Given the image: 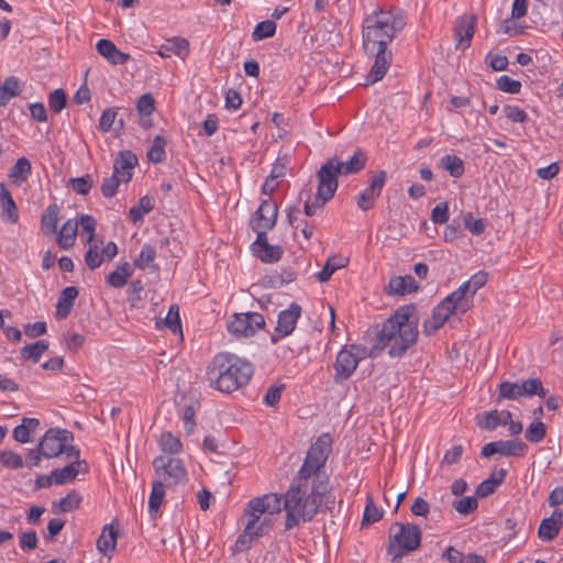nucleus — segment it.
Returning <instances> with one entry per match:
<instances>
[{"label": "nucleus", "instance_id": "obj_1", "mask_svg": "<svg viewBox=\"0 0 563 563\" xmlns=\"http://www.w3.org/2000/svg\"><path fill=\"white\" fill-rule=\"evenodd\" d=\"M406 24V14L399 8L375 10L364 19L363 46L366 54L375 57L366 76L365 85H373L385 77L393 60L388 45L405 29Z\"/></svg>", "mask_w": 563, "mask_h": 563}, {"label": "nucleus", "instance_id": "obj_2", "mask_svg": "<svg viewBox=\"0 0 563 563\" xmlns=\"http://www.w3.org/2000/svg\"><path fill=\"white\" fill-rule=\"evenodd\" d=\"M330 490L329 476H317L314 479L295 476L284 494L285 529L290 530L300 522H310L322 505V496Z\"/></svg>", "mask_w": 563, "mask_h": 563}, {"label": "nucleus", "instance_id": "obj_3", "mask_svg": "<svg viewBox=\"0 0 563 563\" xmlns=\"http://www.w3.org/2000/svg\"><path fill=\"white\" fill-rule=\"evenodd\" d=\"M416 310L415 305L399 307L383 323L374 345L368 351V356L377 357L383 350L388 347V355L391 358H400L413 347L419 335Z\"/></svg>", "mask_w": 563, "mask_h": 563}, {"label": "nucleus", "instance_id": "obj_4", "mask_svg": "<svg viewBox=\"0 0 563 563\" xmlns=\"http://www.w3.org/2000/svg\"><path fill=\"white\" fill-rule=\"evenodd\" d=\"M254 373L253 365L231 353H218L207 368L210 387L231 394L249 384Z\"/></svg>", "mask_w": 563, "mask_h": 563}, {"label": "nucleus", "instance_id": "obj_5", "mask_svg": "<svg viewBox=\"0 0 563 563\" xmlns=\"http://www.w3.org/2000/svg\"><path fill=\"white\" fill-rule=\"evenodd\" d=\"M74 434L67 429L51 428L41 441L38 448L43 450L44 459L57 457L65 454L66 459L79 457L80 451L73 444Z\"/></svg>", "mask_w": 563, "mask_h": 563}, {"label": "nucleus", "instance_id": "obj_6", "mask_svg": "<svg viewBox=\"0 0 563 563\" xmlns=\"http://www.w3.org/2000/svg\"><path fill=\"white\" fill-rule=\"evenodd\" d=\"M332 449V438L329 433H322L310 446L303 464L296 476H302L306 479H314L317 476H327L320 470L324 466Z\"/></svg>", "mask_w": 563, "mask_h": 563}, {"label": "nucleus", "instance_id": "obj_7", "mask_svg": "<svg viewBox=\"0 0 563 563\" xmlns=\"http://www.w3.org/2000/svg\"><path fill=\"white\" fill-rule=\"evenodd\" d=\"M394 528L398 531L389 534L387 548L388 554L394 555L393 561L417 550L421 544L422 536L420 528L413 523L395 522L391 530Z\"/></svg>", "mask_w": 563, "mask_h": 563}, {"label": "nucleus", "instance_id": "obj_8", "mask_svg": "<svg viewBox=\"0 0 563 563\" xmlns=\"http://www.w3.org/2000/svg\"><path fill=\"white\" fill-rule=\"evenodd\" d=\"M155 481L161 482L166 487H175L186 481L187 471L184 462L174 456L159 455L153 460Z\"/></svg>", "mask_w": 563, "mask_h": 563}, {"label": "nucleus", "instance_id": "obj_9", "mask_svg": "<svg viewBox=\"0 0 563 563\" xmlns=\"http://www.w3.org/2000/svg\"><path fill=\"white\" fill-rule=\"evenodd\" d=\"M368 356L367 349L357 344L344 346L338 354L334 369L335 382L341 383L349 379L357 368L358 363Z\"/></svg>", "mask_w": 563, "mask_h": 563}, {"label": "nucleus", "instance_id": "obj_10", "mask_svg": "<svg viewBox=\"0 0 563 563\" xmlns=\"http://www.w3.org/2000/svg\"><path fill=\"white\" fill-rule=\"evenodd\" d=\"M264 325V317L258 312L234 313L228 323V330L236 336L250 338Z\"/></svg>", "mask_w": 563, "mask_h": 563}, {"label": "nucleus", "instance_id": "obj_11", "mask_svg": "<svg viewBox=\"0 0 563 563\" xmlns=\"http://www.w3.org/2000/svg\"><path fill=\"white\" fill-rule=\"evenodd\" d=\"M340 172L330 158L318 170L317 192L319 197L323 198V201H329L334 196L339 187L338 176H341Z\"/></svg>", "mask_w": 563, "mask_h": 563}, {"label": "nucleus", "instance_id": "obj_12", "mask_svg": "<svg viewBox=\"0 0 563 563\" xmlns=\"http://www.w3.org/2000/svg\"><path fill=\"white\" fill-rule=\"evenodd\" d=\"M301 312L302 309L297 302H291L287 309L282 310L278 313L277 325L271 336V341L276 343L280 339L290 335L296 329Z\"/></svg>", "mask_w": 563, "mask_h": 563}, {"label": "nucleus", "instance_id": "obj_13", "mask_svg": "<svg viewBox=\"0 0 563 563\" xmlns=\"http://www.w3.org/2000/svg\"><path fill=\"white\" fill-rule=\"evenodd\" d=\"M528 445L519 438L489 442L482 448L481 456L490 457L494 454L503 456H525Z\"/></svg>", "mask_w": 563, "mask_h": 563}, {"label": "nucleus", "instance_id": "obj_14", "mask_svg": "<svg viewBox=\"0 0 563 563\" xmlns=\"http://www.w3.org/2000/svg\"><path fill=\"white\" fill-rule=\"evenodd\" d=\"M459 310L461 311V308L445 297L433 308L431 318L424 320L422 325L423 333L426 335H432L445 323L451 314Z\"/></svg>", "mask_w": 563, "mask_h": 563}, {"label": "nucleus", "instance_id": "obj_15", "mask_svg": "<svg viewBox=\"0 0 563 563\" xmlns=\"http://www.w3.org/2000/svg\"><path fill=\"white\" fill-rule=\"evenodd\" d=\"M386 180L387 173L385 170H379L372 176L368 186L358 194L356 199L357 207L361 210L367 211L374 207L375 200L380 196Z\"/></svg>", "mask_w": 563, "mask_h": 563}, {"label": "nucleus", "instance_id": "obj_16", "mask_svg": "<svg viewBox=\"0 0 563 563\" xmlns=\"http://www.w3.org/2000/svg\"><path fill=\"white\" fill-rule=\"evenodd\" d=\"M282 509H284V495L266 494L251 499L245 511H253L262 516L265 514H279Z\"/></svg>", "mask_w": 563, "mask_h": 563}, {"label": "nucleus", "instance_id": "obj_17", "mask_svg": "<svg viewBox=\"0 0 563 563\" xmlns=\"http://www.w3.org/2000/svg\"><path fill=\"white\" fill-rule=\"evenodd\" d=\"M278 214L277 203L272 199H264L254 213L255 225L254 230L265 231L275 227Z\"/></svg>", "mask_w": 563, "mask_h": 563}, {"label": "nucleus", "instance_id": "obj_18", "mask_svg": "<svg viewBox=\"0 0 563 563\" xmlns=\"http://www.w3.org/2000/svg\"><path fill=\"white\" fill-rule=\"evenodd\" d=\"M252 251L264 263H275L280 260L283 250L278 245H271L267 241V233L258 231L256 240L252 244Z\"/></svg>", "mask_w": 563, "mask_h": 563}, {"label": "nucleus", "instance_id": "obj_19", "mask_svg": "<svg viewBox=\"0 0 563 563\" xmlns=\"http://www.w3.org/2000/svg\"><path fill=\"white\" fill-rule=\"evenodd\" d=\"M476 16L474 14H464L456 19L454 24V38L456 47L462 49L471 45L474 36Z\"/></svg>", "mask_w": 563, "mask_h": 563}, {"label": "nucleus", "instance_id": "obj_20", "mask_svg": "<svg viewBox=\"0 0 563 563\" xmlns=\"http://www.w3.org/2000/svg\"><path fill=\"white\" fill-rule=\"evenodd\" d=\"M335 167L340 169L341 176H349L360 173L367 163V154L362 148H356L353 155L347 159H341L338 156L330 158Z\"/></svg>", "mask_w": 563, "mask_h": 563}, {"label": "nucleus", "instance_id": "obj_21", "mask_svg": "<svg viewBox=\"0 0 563 563\" xmlns=\"http://www.w3.org/2000/svg\"><path fill=\"white\" fill-rule=\"evenodd\" d=\"M137 156L132 151H120L113 163V173L123 183H129L133 177V168L137 165Z\"/></svg>", "mask_w": 563, "mask_h": 563}, {"label": "nucleus", "instance_id": "obj_22", "mask_svg": "<svg viewBox=\"0 0 563 563\" xmlns=\"http://www.w3.org/2000/svg\"><path fill=\"white\" fill-rule=\"evenodd\" d=\"M73 459L74 461L68 465L52 471L55 478V485H64L74 481L78 474H85L88 472V464L86 461L80 460V456Z\"/></svg>", "mask_w": 563, "mask_h": 563}, {"label": "nucleus", "instance_id": "obj_23", "mask_svg": "<svg viewBox=\"0 0 563 563\" xmlns=\"http://www.w3.org/2000/svg\"><path fill=\"white\" fill-rule=\"evenodd\" d=\"M563 526V511L559 508L554 509L549 518L541 521L538 536L543 541L554 540Z\"/></svg>", "mask_w": 563, "mask_h": 563}, {"label": "nucleus", "instance_id": "obj_24", "mask_svg": "<svg viewBox=\"0 0 563 563\" xmlns=\"http://www.w3.org/2000/svg\"><path fill=\"white\" fill-rule=\"evenodd\" d=\"M97 52L112 65H123L130 58V54L121 52L110 40L101 38L96 45Z\"/></svg>", "mask_w": 563, "mask_h": 563}, {"label": "nucleus", "instance_id": "obj_25", "mask_svg": "<svg viewBox=\"0 0 563 563\" xmlns=\"http://www.w3.org/2000/svg\"><path fill=\"white\" fill-rule=\"evenodd\" d=\"M158 54L164 58H168L174 54L185 59L189 54V42L180 36L168 38L161 45Z\"/></svg>", "mask_w": 563, "mask_h": 563}, {"label": "nucleus", "instance_id": "obj_26", "mask_svg": "<svg viewBox=\"0 0 563 563\" xmlns=\"http://www.w3.org/2000/svg\"><path fill=\"white\" fill-rule=\"evenodd\" d=\"M250 517L245 525V532L252 534L254 538L263 537L269 532L273 522L269 517H262L261 515L253 511H245Z\"/></svg>", "mask_w": 563, "mask_h": 563}, {"label": "nucleus", "instance_id": "obj_27", "mask_svg": "<svg viewBox=\"0 0 563 563\" xmlns=\"http://www.w3.org/2000/svg\"><path fill=\"white\" fill-rule=\"evenodd\" d=\"M78 294V288L75 286H68L62 290L56 305L57 319H66L70 314Z\"/></svg>", "mask_w": 563, "mask_h": 563}, {"label": "nucleus", "instance_id": "obj_28", "mask_svg": "<svg viewBox=\"0 0 563 563\" xmlns=\"http://www.w3.org/2000/svg\"><path fill=\"white\" fill-rule=\"evenodd\" d=\"M419 285L411 275L395 276L389 279L388 294L389 295H405L416 292Z\"/></svg>", "mask_w": 563, "mask_h": 563}, {"label": "nucleus", "instance_id": "obj_29", "mask_svg": "<svg viewBox=\"0 0 563 563\" xmlns=\"http://www.w3.org/2000/svg\"><path fill=\"white\" fill-rule=\"evenodd\" d=\"M0 206L1 217L4 221L15 223L19 220L16 205L12 198L11 192L3 184L0 185Z\"/></svg>", "mask_w": 563, "mask_h": 563}, {"label": "nucleus", "instance_id": "obj_30", "mask_svg": "<svg viewBox=\"0 0 563 563\" xmlns=\"http://www.w3.org/2000/svg\"><path fill=\"white\" fill-rule=\"evenodd\" d=\"M78 231V221L69 219L60 228L57 233L56 242L62 250L70 249L76 241Z\"/></svg>", "mask_w": 563, "mask_h": 563}, {"label": "nucleus", "instance_id": "obj_31", "mask_svg": "<svg viewBox=\"0 0 563 563\" xmlns=\"http://www.w3.org/2000/svg\"><path fill=\"white\" fill-rule=\"evenodd\" d=\"M507 475V470L499 468L496 471H493L489 478L483 481L476 488V495L478 497H487L492 495L496 487L500 485Z\"/></svg>", "mask_w": 563, "mask_h": 563}, {"label": "nucleus", "instance_id": "obj_32", "mask_svg": "<svg viewBox=\"0 0 563 563\" xmlns=\"http://www.w3.org/2000/svg\"><path fill=\"white\" fill-rule=\"evenodd\" d=\"M59 207L57 203L49 205L41 217V229L45 235L57 233Z\"/></svg>", "mask_w": 563, "mask_h": 563}, {"label": "nucleus", "instance_id": "obj_33", "mask_svg": "<svg viewBox=\"0 0 563 563\" xmlns=\"http://www.w3.org/2000/svg\"><path fill=\"white\" fill-rule=\"evenodd\" d=\"M40 426V420L36 418H23L21 424L13 429V438L20 443H27L32 441V433L36 431Z\"/></svg>", "mask_w": 563, "mask_h": 563}, {"label": "nucleus", "instance_id": "obj_34", "mask_svg": "<svg viewBox=\"0 0 563 563\" xmlns=\"http://www.w3.org/2000/svg\"><path fill=\"white\" fill-rule=\"evenodd\" d=\"M133 268L129 263L119 265L113 272H111L106 282L108 285L114 288H122L128 284V279L132 276Z\"/></svg>", "mask_w": 563, "mask_h": 563}, {"label": "nucleus", "instance_id": "obj_35", "mask_svg": "<svg viewBox=\"0 0 563 563\" xmlns=\"http://www.w3.org/2000/svg\"><path fill=\"white\" fill-rule=\"evenodd\" d=\"M118 532L111 525H106L102 532L97 540L98 550L107 555L109 552H113L117 547Z\"/></svg>", "mask_w": 563, "mask_h": 563}, {"label": "nucleus", "instance_id": "obj_36", "mask_svg": "<svg viewBox=\"0 0 563 563\" xmlns=\"http://www.w3.org/2000/svg\"><path fill=\"white\" fill-rule=\"evenodd\" d=\"M439 167L446 170L453 178H461L465 172L463 159L453 154L442 156L439 161Z\"/></svg>", "mask_w": 563, "mask_h": 563}, {"label": "nucleus", "instance_id": "obj_37", "mask_svg": "<svg viewBox=\"0 0 563 563\" xmlns=\"http://www.w3.org/2000/svg\"><path fill=\"white\" fill-rule=\"evenodd\" d=\"M20 92V79L15 76L8 77L0 85V107H4L12 98L19 96Z\"/></svg>", "mask_w": 563, "mask_h": 563}, {"label": "nucleus", "instance_id": "obj_38", "mask_svg": "<svg viewBox=\"0 0 563 563\" xmlns=\"http://www.w3.org/2000/svg\"><path fill=\"white\" fill-rule=\"evenodd\" d=\"M347 258L341 256V255H333L330 256L325 264L323 265L322 269L317 274V277L319 282L325 283L328 282L332 274L342 267H345L347 265Z\"/></svg>", "mask_w": 563, "mask_h": 563}, {"label": "nucleus", "instance_id": "obj_39", "mask_svg": "<svg viewBox=\"0 0 563 563\" xmlns=\"http://www.w3.org/2000/svg\"><path fill=\"white\" fill-rule=\"evenodd\" d=\"M154 207V199L150 196H143L139 199L137 205L130 209L129 218L133 223L141 222L143 221L144 214L151 212Z\"/></svg>", "mask_w": 563, "mask_h": 563}, {"label": "nucleus", "instance_id": "obj_40", "mask_svg": "<svg viewBox=\"0 0 563 563\" xmlns=\"http://www.w3.org/2000/svg\"><path fill=\"white\" fill-rule=\"evenodd\" d=\"M81 500L82 497L80 496V494L73 490L68 493L65 497L59 499L58 504L54 503L53 511L55 514L73 511L79 508Z\"/></svg>", "mask_w": 563, "mask_h": 563}, {"label": "nucleus", "instance_id": "obj_41", "mask_svg": "<svg viewBox=\"0 0 563 563\" xmlns=\"http://www.w3.org/2000/svg\"><path fill=\"white\" fill-rule=\"evenodd\" d=\"M32 173L31 162L26 157H20L14 165L10 168L9 177L15 183H22Z\"/></svg>", "mask_w": 563, "mask_h": 563}, {"label": "nucleus", "instance_id": "obj_42", "mask_svg": "<svg viewBox=\"0 0 563 563\" xmlns=\"http://www.w3.org/2000/svg\"><path fill=\"white\" fill-rule=\"evenodd\" d=\"M167 141L163 135H156L153 140L152 146L147 152V158L154 164H159L166 159L165 147Z\"/></svg>", "mask_w": 563, "mask_h": 563}, {"label": "nucleus", "instance_id": "obj_43", "mask_svg": "<svg viewBox=\"0 0 563 563\" xmlns=\"http://www.w3.org/2000/svg\"><path fill=\"white\" fill-rule=\"evenodd\" d=\"M165 496V485L161 482L154 481L152 484V492L148 498V511L151 516L158 512Z\"/></svg>", "mask_w": 563, "mask_h": 563}, {"label": "nucleus", "instance_id": "obj_44", "mask_svg": "<svg viewBox=\"0 0 563 563\" xmlns=\"http://www.w3.org/2000/svg\"><path fill=\"white\" fill-rule=\"evenodd\" d=\"M498 398L497 400L500 401L501 399H509L515 400L519 397H522L520 383L519 382H501L498 387Z\"/></svg>", "mask_w": 563, "mask_h": 563}, {"label": "nucleus", "instance_id": "obj_45", "mask_svg": "<svg viewBox=\"0 0 563 563\" xmlns=\"http://www.w3.org/2000/svg\"><path fill=\"white\" fill-rule=\"evenodd\" d=\"M520 388L522 397H531L538 395L539 397L544 398L547 396V390L543 388L542 383L539 378H528L521 382Z\"/></svg>", "mask_w": 563, "mask_h": 563}, {"label": "nucleus", "instance_id": "obj_46", "mask_svg": "<svg viewBox=\"0 0 563 563\" xmlns=\"http://www.w3.org/2000/svg\"><path fill=\"white\" fill-rule=\"evenodd\" d=\"M159 446L163 452L168 454H177L181 451L183 444L177 437H174L172 432H163L159 438Z\"/></svg>", "mask_w": 563, "mask_h": 563}, {"label": "nucleus", "instance_id": "obj_47", "mask_svg": "<svg viewBox=\"0 0 563 563\" xmlns=\"http://www.w3.org/2000/svg\"><path fill=\"white\" fill-rule=\"evenodd\" d=\"M467 292H471V288L467 282L463 283L457 289L446 296L456 306L461 308V312L464 313L468 310L470 306L466 300Z\"/></svg>", "mask_w": 563, "mask_h": 563}, {"label": "nucleus", "instance_id": "obj_48", "mask_svg": "<svg viewBox=\"0 0 563 563\" xmlns=\"http://www.w3.org/2000/svg\"><path fill=\"white\" fill-rule=\"evenodd\" d=\"M383 510L376 507L373 497L367 496L366 506L363 514L362 526L379 521L383 518Z\"/></svg>", "mask_w": 563, "mask_h": 563}, {"label": "nucleus", "instance_id": "obj_49", "mask_svg": "<svg viewBox=\"0 0 563 563\" xmlns=\"http://www.w3.org/2000/svg\"><path fill=\"white\" fill-rule=\"evenodd\" d=\"M275 32L276 23L273 20H265L255 26L252 37L254 41H261L274 36Z\"/></svg>", "mask_w": 563, "mask_h": 563}, {"label": "nucleus", "instance_id": "obj_50", "mask_svg": "<svg viewBox=\"0 0 563 563\" xmlns=\"http://www.w3.org/2000/svg\"><path fill=\"white\" fill-rule=\"evenodd\" d=\"M465 229L473 235H481L485 232L487 222L485 219H475L471 212L462 216Z\"/></svg>", "mask_w": 563, "mask_h": 563}, {"label": "nucleus", "instance_id": "obj_51", "mask_svg": "<svg viewBox=\"0 0 563 563\" xmlns=\"http://www.w3.org/2000/svg\"><path fill=\"white\" fill-rule=\"evenodd\" d=\"M306 196L303 211L307 217H312L317 213L318 210L322 209L324 205L328 201H323V198L319 197L318 194L313 198V200H310V192L309 191H301L300 192V199Z\"/></svg>", "mask_w": 563, "mask_h": 563}, {"label": "nucleus", "instance_id": "obj_52", "mask_svg": "<svg viewBox=\"0 0 563 563\" xmlns=\"http://www.w3.org/2000/svg\"><path fill=\"white\" fill-rule=\"evenodd\" d=\"M92 185H93V180L89 174H87L82 177H76V178L69 179V186L71 187V189L76 194L81 195V196L88 195L92 188Z\"/></svg>", "mask_w": 563, "mask_h": 563}, {"label": "nucleus", "instance_id": "obj_53", "mask_svg": "<svg viewBox=\"0 0 563 563\" xmlns=\"http://www.w3.org/2000/svg\"><path fill=\"white\" fill-rule=\"evenodd\" d=\"M156 257V249L151 244H144L139 256L134 260L133 266L144 269Z\"/></svg>", "mask_w": 563, "mask_h": 563}, {"label": "nucleus", "instance_id": "obj_54", "mask_svg": "<svg viewBox=\"0 0 563 563\" xmlns=\"http://www.w3.org/2000/svg\"><path fill=\"white\" fill-rule=\"evenodd\" d=\"M67 103V97L63 89L58 88L48 96V107L54 113H59Z\"/></svg>", "mask_w": 563, "mask_h": 563}, {"label": "nucleus", "instance_id": "obj_55", "mask_svg": "<svg viewBox=\"0 0 563 563\" xmlns=\"http://www.w3.org/2000/svg\"><path fill=\"white\" fill-rule=\"evenodd\" d=\"M545 433V424L542 421H537L529 426L525 437L531 443H539L544 439Z\"/></svg>", "mask_w": 563, "mask_h": 563}, {"label": "nucleus", "instance_id": "obj_56", "mask_svg": "<svg viewBox=\"0 0 563 563\" xmlns=\"http://www.w3.org/2000/svg\"><path fill=\"white\" fill-rule=\"evenodd\" d=\"M500 424V415L497 409L486 412L482 419L477 421V426L484 430L493 431Z\"/></svg>", "mask_w": 563, "mask_h": 563}, {"label": "nucleus", "instance_id": "obj_57", "mask_svg": "<svg viewBox=\"0 0 563 563\" xmlns=\"http://www.w3.org/2000/svg\"><path fill=\"white\" fill-rule=\"evenodd\" d=\"M121 183H123V180L114 173H112L110 177H106L101 185V194L103 197L112 198L117 194Z\"/></svg>", "mask_w": 563, "mask_h": 563}, {"label": "nucleus", "instance_id": "obj_58", "mask_svg": "<svg viewBox=\"0 0 563 563\" xmlns=\"http://www.w3.org/2000/svg\"><path fill=\"white\" fill-rule=\"evenodd\" d=\"M497 88L504 92L516 95L521 90V82L504 75L497 79Z\"/></svg>", "mask_w": 563, "mask_h": 563}, {"label": "nucleus", "instance_id": "obj_59", "mask_svg": "<svg viewBox=\"0 0 563 563\" xmlns=\"http://www.w3.org/2000/svg\"><path fill=\"white\" fill-rule=\"evenodd\" d=\"M0 463L13 470L21 468L24 465L22 456L13 451L0 452Z\"/></svg>", "mask_w": 563, "mask_h": 563}, {"label": "nucleus", "instance_id": "obj_60", "mask_svg": "<svg viewBox=\"0 0 563 563\" xmlns=\"http://www.w3.org/2000/svg\"><path fill=\"white\" fill-rule=\"evenodd\" d=\"M478 503L475 497L467 496L456 500L454 509L461 515H470L477 509Z\"/></svg>", "mask_w": 563, "mask_h": 563}, {"label": "nucleus", "instance_id": "obj_61", "mask_svg": "<svg viewBox=\"0 0 563 563\" xmlns=\"http://www.w3.org/2000/svg\"><path fill=\"white\" fill-rule=\"evenodd\" d=\"M120 108H115V107H111V108H107L101 117H100V120H99V129L102 131V132H109L110 129L112 128L114 121H115V118H117V114H118V111H119Z\"/></svg>", "mask_w": 563, "mask_h": 563}, {"label": "nucleus", "instance_id": "obj_62", "mask_svg": "<svg viewBox=\"0 0 563 563\" xmlns=\"http://www.w3.org/2000/svg\"><path fill=\"white\" fill-rule=\"evenodd\" d=\"M136 109L142 117L152 114L155 110V101L152 95H142L136 102Z\"/></svg>", "mask_w": 563, "mask_h": 563}, {"label": "nucleus", "instance_id": "obj_63", "mask_svg": "<svg viewBox=\"0 0 563 563\" xmlns=\"http://www.w3.org/2000/svg\"><path fill=\"white\" fill-rule=\"evenodd\" d=\"M503 111L506 118L512 122L523 123L528 120L527 112L517 106L506 104Z\"/></svg>", "mask_w": 563, "mask_h": 563}, {"label": "nucleus", "instance_id": "obj_64", "mask_svg": "<svg viewBox=\"0 0 563 563\" xmlns=\"http://www.w3.org/2000/svg\"><path fill=\"white\" fill-rule=\"evenodd\" d=\"M431 220L437 224H444L448 222L449 206L446 202H440L432 209Z\"/></svg>", "mask_w": 563, "mask_h": 563}]
</instances>
